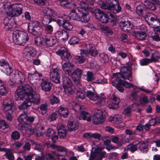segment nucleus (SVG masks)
Returning <instances> with one entry per match:
<instances>
[{"label":"nucleus","mask_w":160,"mask_h":160,"mask_svg":"<svg viewBox=\"0 0 160 160\" xmlns=\"http://www.w3.org/2000/svg\"><path fill=\"white\" fill-rule=\"evenodd\" d=\"M78 13H77L74 9L70 12L69 15L72 19L83 22H87L91 18L88 11L84 12L83 10H79Z\"/></svg>","instance_id":"nucleus-2"},{"label":"nucleus","mask_w":160,"mask_h":160,"mask_svg":"<svg viewBox=\"0 0 160 160\" xmlns=\"http://www.w3.org/2000/svg\"><path fill=\"white\" fill-rule=\"evenodd\" d=\"M120 25L122 30L125 32L129 33L135 32L134 29L136 27L134 26L129 21L122 20L120 22Z\"/></svg>","instance_id":"nucleus-18"},{"label":"nucleus","mask_w":160,"mask_h":160,"mask_svg":"<svg viewBox=\"0 0 160 160\" xmlns=\"http://www.w3.org/2000/svg\"><path fill=\"white\" fill-rule=\"evenodd\" d=\"M82 71L79 68L74 70L72 72V74L74 82L77 85H80V80L81 78V76L82 74Z\"/></svg>","instance_id":"nucleus-23"},{"label":"nucleus","mask_w":160,"mask_h":160,"mask_svg":"<svg viewBox=\"0 0 160 160\" xmlns=\"http://www.w3.org/2000/svg\"><path fill=\"white\" fill-rule=\"evenodd\" d=\"M139 143V142H133L127 146L125 149L126 150H129L131 152H133L137 150V146L138 145Z\"/></svg>","instance_id":"nucleus-33"},{"label":"nucleus","mask_w":160,"mask_h":160,"mask_svg":"<svg viewBox=\"0 0 160 160\" xmlns=\"http://www.w3.org/2000/svg\"><path fill=\"white\" fill-rule=\"evenodd\" d=\"M39 108L40 109L39 112L42 115H44L47 112L48 104L46 103L42 104L39 106Z\"/></svg>","instance_id":"nucleus-42"},{"label":"nucleus","mask_w":160,"mask_h":160,"mask_svg":"<svg viewBox=\"0 0 160 160\" xmlns=\"http://www.w3.org/2000/svg\"><path fill=\"white\" fill-rule=\"evenodd\" d=\"M36 78L34 73H28V78L31 84H33L35 82V81L37 80Z\"/></svg>","instance_id":"nucleus-53"},{"label":"nucleus","mask_w":160,"mask_h":160,"mask_svg":"<svg viewBox=\"0 0 160 160\" xmlns=\"http://www.w3.org/2000/svg\"><path fill=\"white\" fill-rule=\"evenodd\" d=\"M150 20L153 23H157V24H159L160 23V20L156 16L153 14L152 17H150Z\"/></svg>","instance_id":"nucleus-61"},{"label":"nucleus","mask_w":160,"mask_h":160,"mask_svg":"<svg viewBox=\"0 0 160 160\" xmlns=\"http://www.w3.org/2000/svg\"><path fill=\"white\" fill-rule=\"evenodd\" d=\"M12 38L13 41L17 44L23 45L28 41L29 37L26 32L16 31L12 33Z\"/></svg>","instance_id":"nucleus-3"},{"label":"nucleus","mask_w":160,"mask_h":160,"mask_svg":"<svg viewBox=\"0 0 160 160\" xmlns=\"http://www.w3.org/2000/svg\"><path fill=\"white\" fill-rule=\"evenodd\" d=\"M56 54L60 55L62 61H69L72 58L70 53L68 49L63 47L56 52Z\"/></svg>","instance_id":"nucleus-17"},{"label":"nucleus","mask_w":160,"mask_h":160,"mask_svg":"<svg viewBox=\"0 0 160 160\" xmlns=\"http://www.w3.org/2000/svg\"><path fill=\"white\" fill-rule=\"evenodd\" d=\"M68 106L70 109H72L76 112L80 110L81 106L78 104H76L74 102H70L68 104Z\"/></svg>","instance_id":"nucleus-40"},{"label":"nucleus","mask_w":160,"mask_h":160,"mask_svg":"<svg viewBox=\"0 0 160 160\" xmlns=\"http://www.w3.org/2000/svg\"><path fill=\"white\" fill-rule=\"evenodd\" d=\"M7 8V14L11 17H18L22 13L23 7L20 4H11Z\"/></svg>","instance_id":"nucleus-4"},{"label":"nucleus","mask_w":160,"mask_h":160,"mask_svg":"<svg viewBox=\"0 0 160 160\" xmlns=\"http://www.w3.org/2000/svg\"><path fill=\"white\" fill-rule=\"evenodd\" d=\"M46 21L42 20V23L45 27L46 30L48 31L49 32L51 33L53 31V28L52 25H49V24L53 20H49V21L47 22H46Z\"/></svg>","instance_id":"nucleus-38"},{"label":"nucleus","mask_w":160,"mask_h":160,"mask_svg":"<svg viewBox=\"0 0 160 160\" xmlns=\"http://www.w3.org/2000/svg\"><path fill=\"white\" fill-rule=\"evenodd\" d=\"M13 22L10 23L7 25H4V28L7 31H12L13 29Z\"/></svg>","instance_id":"nucleus-62"},{"label":"nucleus","mask_w":160,"mask_h":160,"mask_svg":"<svg viewBox=\"0 0 160 160\" xmlns=\"http://www.w3.org/2000/svg\"><path fill=\"white\" fill-rule=\"evenodd\" d=\"M87 77L86 80L88 82H90L94 80V77L92 72L90 71H88L86 73Z\"/></svg>","instance_id":"nucleus-54"},{"label":"nucleus","mask_w":160,"mask_h":160,"mask_svg":"<svg viewBox=\"0 0 160 160\" xmlns=\"http://www.w3.org/2000/svg\"><path fill=\"white\" fill-rule=\"evenodd\" d=\"M63 87L68 94H71L74 92V87L71 80L67 76H63L62 78Z\"/></svg>","instance_id":"nucleus-11"},{"label":"nucleus","mask_w":160,"mask_h":160,"mask_svg":"<svg viewBox=\"0 0 160 160\" xmlns=\"http://www.w3.org/2000/svg\"><path fill=\"white\" fill-rule=\"evenodd\" d=\"M106 153L105 152H100L98 153V155L97 157H96L95 160H102L103 158L105 157Z\"/></svg>","instance_id":"nucleus-60"},{"label":"nucleus","mask_w":160,"mask_h":160,"mask_svg":"<svg viewBox=\"0 0 160 160\" xmlns=\"http://www.w3.org/2000/svg\"><path fill=\"white\" fill-rule=\"evenodd\" d=\"M42 42L45 43L48 46L52 47L57 42L56 37L52 36L50 34H46L45 38H43Z\"/></svg>","instance_id":"nucleus-20"},{"label":"nucleus","mask_w":160,"mask_h":160,"mask_svg":"<svg viewBox=\"0 0 160 160\" xmlns=\"http://www.w3.org/2000/svg\"><path fill=\"white\" fill-rule=\"evenodd\" d=\"M145 28V27L143 25L136 27L134 29L135 32H132L136 38L140 40H144L145 39L147 35L145 32L142 31Z\"/></svg>","instance_id":"nucleus-14"},{"label":"nucleus","mask_w":160,"mask_h":160,"mask_svg":"<svg viewBox=\"0 0 160 160\" xmlns=\"http://www.w3.org/2000/svg\"><path fill=\"white\" fill-rule=\"evenodd\" d=\"M101 3L100 7L103 9L110 10L114 13H118L121 11V7L118 0H110L109 3H105L104 2Z\"/></svg>","instance_id":"nucleus-6"},{"label":"nucleus","mask_w":160,"mask_h":160,"mask_svg":"<svg viewBox=\"0 0 160 160\" xmlns=\"http://www.w3.org/2000/svg\"><path fill=\"white\" fill-rule=\"evenodd\" d=\"M140 64L141 66H145L149 63L152 62L151 59L149 58H145L140 60Z\"/></svg>","instance_id":"nucleus-55"},{"label":"nucleus","mask_w":160,"mask_h":160,"mask_svg":"<svg viewBox=\"0 0 160 160\" xmlns=\"http://www.w3.org/2000/svg\"><path fill=\"white\" fill-rule=\"evenodd\" d=\"M75 58L77 62L79 64L84 63L86 60V58L85 56L80 53L79 55L76 56Z\"/></svg>","instance_id":"nucleus-44"},{"label":"nucleus","mask_w":160,"mask_h":160,"mask_svg":"<svg viewBox=\"0 0 160 160\" xmlns=\"http://www.w3.org/2000/svg\"><path fill=\"white\" fill-rule=\"evenodd\" d=\"M58 112L61 116L63 118H66L68 115V109L63 105H61L58 107Z\"/></svg>","instance_id":"nucleus-30"},{"label":"nucleus","mask_w":160,"mask_h":160,"mask_svg":"<svg viewBox=\"0 0 160 160\" xmlns=\"http://www.w3.org/2000/svg\"><path fill=\"white\" fill-rule=\"evenodd\" d=\"M60 4L64 8L67 9H74L77 8L76 4L73 2H69L66 0H59Z\"/></svg>","instance_id":"nucleus-24"},{"label":"nucleus","mask_w":160,"mask_h":160,"mask_svg":"<svg viewBox=\"0 0 160 160\" xmlns=\"http://www.w3.org/2000/svg\"><path fill=\"white\" fill-rule=\"evenodd\" d=\"M105 120L103 115L102 112L98 110V112H95L94 116L92 120L93 123L95 124H98L103 123Z\"/></svg>","instance_id":"nucleus-21"},{"label":"nucleus","mask_w":160,"mask_h":160,"mask_svg":"<svg viewBox=\"0 0 160 160\" xmlns=\"http://www.w3.org/2000/svg\"><path fill=\"white\" fill-rule=\"evenodd\" d=\"M79 4L80 6V7H78L76 4L77 8H74L75 9H77L78 12H79V10L80 11L82 10H83L84 12L90 11L91 12H94V10L92 8L89 7L88 5L85 2L81 1Z\"/></svg>","instance_id":"nucleus-26"},{"label":"nucleus","mask_w":160,"mask_h":160,"mask_svg":"<svg viewBox=\"0 0 160 160\" xmlns=\"http://www.w3.org/2000/svg\"><path fill=\"white\" fill-rule=\"evenodd\" d=\"M74 65L69 61H67L62 65V69L66 74L69 76L72 74L71 69L73 68Z\"/></svg>","instance_id":"nucleus-25"},{"label":"nucleus","mask_w":160,"mask_h":160,"mask_svg":"<svg viewBox=\"0 0 160 160\" xmlns=\"http://www.w3.org/2000/svg\"><path fill=\"white\" fill-rule=\"evenodd\" d=\"M8 90L3 81L0 80V96H4L7 93Z\"/></svg>","instance_id":"nucleus-34"},{"label":"nucleus","mask_w":160,"mask_h":160,"mask_svg":"<svg viewBox=\"0 0 160 160\" xmlns=\"http://www.w3.org/2000/svg\"><path fill=\"white\" fill-rule=\"evenodd\" d=\"M87 96L90 100L92 101H96V104L101 106L104 105L105 98L104 97H99L95 92L93 91L88 90L87 91Z\"/></svg>","instance_id":"nucleus-9"},{"label":"nucleus","mask_w":160,"mask_h":160,"mask_svg":"<svg viewBox=\"0 0 160 160\" xmlns=\"http://www.w3.org/2000/svg\"><path fill=\"white\" fill-rule=\"evenodd\" d=\"M28 32L37 36L41 35L42 29L40 27L39 22L37 21H32L28 25Z\"/></svg>","instance_id":"nucleus-7"},{"label":"nucleus","mask_w":160,"mask_h":160,"mask_svg":"<svg viewBox=\"0 0 160 160\" xmlns=\"http://www.w3.org/2000/svg\"><path fill=\"white\" fill-rule=\"evenodd\" d=\"M2 71L7 75H9L10 77H11V75L13 71L12 70L11 67L9 65L8 63L5 67L2 68Z\"/></svg>","instance_id":"nucleus-43"},{"label":"nucleus","mask_w":160,"mask_h":160,"mask_svg":"<svg viewBox=\"0 0 160 160\" xmlns=\"http://www.w3.org/2000/svg\"><path fill=\"white\" fill-rule=\"evenodd\" d=\"M49 75L52 81L56 83L60 82V72L58 68H52L50 72Z\"/></svg>","instance_id":"nucleus-19"},{"label":"nucleus","mask_w":160,"mask_h":160,"mask_svg":"<svg viewBox=\"0 0 160 160\" xmlns=\"http://www.w3.org/2000/svg\"><path fill=\"white\" fill-rule=\"evenodd\" d=\"M122 119L121 116L118 115H115L112 118V119L110 120L111 122L113 123H120L122 127H123L125 126V124L123 123H121Z\"/></svg>","instance_id":"nucleus-36"},{"label":"nucleus","mask_w":160,"mask_h":160,"mask_svg":"<svg viewBox=\"0 0 160 160\" xmlns=\"http://www.w3.org/2000/svg\"><path fill=\"white\" fill-rule=\"evenodd\" d=\"M25 49L29 55L32 57H35L37 54L36 50L32 46H28Z\"/></svg>","instance_id":"nucleus-35"},{"label":"nucleus","mask_w":160,"mask_h":160,"mask_svg":"<svg viewBox=\"0 0 160 160\" xmlns=\"http://www.w3.org/2000/svg\"><path fill=\"white\" fill-rule=\"evenodd\" d=\"M56 35L58 37L61 38L63 40H67L69 37V35L67 32L62 29H59L56 33Z\"/></svg>","instance_id":"nucleus-29"},{"label":"nucleus","mask_w":160,"mask_h":160,"mask_svg":"<svg viewBox=\"0 0 160 160\" xmlns=\"http://www.w3.org/2000/svg\"><path fill=\"white\" fill-rule=\"evenodd\" d=\"M58 135L61 138H64L66 136L67 131L66 127L62 124H60L57 129Z\"/></svg>","instance_id":"nucleus-31"},{"label":"nucleus","mask_w":160,"mask_h":160,"mask_svg":"<svg viewBox=\"0 0 160 160\" xmlns=\"http://www.w3.org/2000/svg\"><path fill=\"white\" fill-rule=\"evenodd\" d=\"M111 140L112 142L116 143L119 146H122L123 143V140L119 139L118 137L116 136H113L111 138Z\"/></svg>","instance_id":"nucleus-45"},{"label":"nucleus","mask_w":160,"mask_h":160,"mask_svg":"<svg viewBox=\"0 0 160 160\" xmlns=\"http://www.w3.org/2000/svg\"><path fill=\"white\" fill-rule=\"evenodd\" d=\"M123 81H121L120 82H118L122 83L123 86L126 88H130L133 87V85L132 84L129 83L126 81L122 82Z\"/></svg>","instance_id":"nucleus-59"},{"label":"nucleus","mask_w":160,"mask_h":160,"mask_svg":"<svg viewBox=\"0 0 160 160\" xmlns=\"http://www.w3.org/2000/svg\"><path fill=\"white\" fill-rule=\"evenodd\" d=\"M160 58V53L158 52H155L152 53L151 56V58L152 62H156L158 59Z\"/></svg>","instance_id":"nucleus-48"},{"label":"nucleus","mask_w":160,"mask_h":160,"mask_svg":"<svg viewBox=\"0 0 160 160\" xmlns=\"http://www.w3.org/2000/svg\"><path fill=\"white\" fill-rule=\"evenodd\" d=\"M58 117V114L55 112L51 113L48 117V119L50 121L55 120Z\"/></svg>","instance_id":"nucleus-58"},{"label":"nucleus","mask_w":160,"mask_h":160,"mask_svg":"<svg viewBox=\"0 0 160 160\" xmlns=\"http://www.w3.org/2000/svg\"><path fill=\"white\" fill-rule=\"evenodd\" d=\"M44 13V16L42 20L47 21L46 22L49 20H53L54 21L56 22V20L53 18H55L58 16V13L54 10L46 7L43 10Z\"/></svg>","instance_id":"nucleus-10"},{"label":"nucleus","mask_w":160,"mask_h":160,"mask_svg":"<svg viewBox=\"0 0 160 160\" xmlns=\"http://www.w3.org/2000/svg\"><path fill=\"white\" fill-rule=\"evenodd\" d=\"M25 80V78L24 74L17 70L13 71L11 75V77H10V80L12 82L17 84L22 83Z\"/></svg>","instance_id":"nucleus-8"},{"label":"nucleus","mask_w":160,"mask_h":160,"mask_svg":"<svg viewBox=\"0 0 160 160\" xmlns=\"http://www.w3.org/2000/svg\"><path fill=\"white\" fill-rule=\"evenodd\" d=\"M61 18V19H58L56 22L60 26H62L64 29L66 30L71 31L73 28V26L67 19L68 16Z\"/></svg>","instance_id":"nucleus-16"},{"label":"nucleus","mask_w":160,"mask_h":160,"mask_svg":"<svg viewBox=\"0 0 160 160\" xmlns=\"http://www.w3.org/2000/svg\"><path fill=\"white\" fill-rule=\"evenodd\" d=\"M140 150L143 153H146L148 150L147 144L145 142H142L139 147Z\"/></svg>","instance_id":"nucleus-46"},{"label":"nucleus","mask_w":160,"mask_h":160,"mask_svg":"<svg viewBox=\"0 0 160 160\" xmlns=\"http://www.w3.org/2000/svg\"><path fill=\"white\" fill-rule=\"evenodd\" d=\"M68 130L71 131H74L78 129V124L77 122L74 123L73 122L70 121L68 123Z\"/></svg>","instance_id":"nucleus-37"},{"label":"nucleus","mask_w":160,"mask_h":160,"mask_svg":"<svg viewBox=\"0 0 160 160\" xmlns=\"http://www.w3.org/2000/svg\"><path fill=\"white\" fill-rule=\"evenodd\" d=\"M76 98L78 101L82 99L85 98L84 92L83 90H78L77 92Z\"/></svg>","instance_id":"nucleus-49"},{"label":"nucleus","mask_w":160,"mask_h":160,"mask_svg":"<svg viewBox=\"0 0 160 160\" xmlns=\"http://www.w3.org/2000/svg\"><path fill=\"white\" fill-rule=\"evenodd\" d=\"M2 105L3 110L5 113H13L15 108L14 104L10 99H5Z\"/></svg>","instance_id":"nucleus-12"},{"label":"nucleus","mask_w":160,"mask_h":160,"mask_svg":"<svg viewBox=\"0 0 160 160\" xmlns=\"http://www.w3.org/2000/svg\"><path fill=\"white\" fill-rule=\"evenodd\" d=\"M52 84L48 80H43L41 83V86L42 90L46 92H50L51 89Z\"/></svg>","instance_id":"nucleus-28"},{"label":"nucleus","mask_w":160,"mask_h":160,"mask_svg":"<svg viewBox=\"0 0 160 160\" xmlns=\"http://www.w3.org/2000/svg\"><path fill=\"white\" fill-rule=\"evenodd\" d=\"M98 56L102 58L104 62H106L109 61V57L108 56L104 53L99 52L98 53Z\"/></svg>","instance_id":"nucleus-57"},{"label":"nucleus","mask_w":160,"mask_h":160,"mask_svg":"<svg viewBox=\"0 0 160 160\" xmlns=\"http://www.w3.org/2000/svg\"><path fill=\"white\" fill-rule=\"evenodd\" d=\"M94 12L97 19L102 23H107L108 22L109 17L103 11L99 9H95Z\"/></svg>","instance_id":"nucleus-15"},{"label":"nucleus","mask_w":160,"mask_h":160,"mask_svg":"<svg viewBox=\"0 0 160 160\" xmlns=\"http://www.w3.org/2000/svg\"><path fill=\"white\" fill-rule=\"evenodd\" d=\"M98 53L95 48L90 49V54L92 56L95 57L98 55Z\"/></svg>","instance_id":"nucleus-64"},{"label":"nucleus","mask_w":160,"mask_h":160,"mask_svg":"<svg viewBox=\"0 0 160 160\" xmlns=\"http://www.w3.org/2000/svg\"><path fill=\"white\" fill-rule=\"evenodd\" d=\"M56 133L55 131L51 128H49L47 130L46 135L51 137Z\"/></svg>","instance_id":"nucleus-63"},{"label":"nucleus","mask_w":160,"mask_h":160,"mask_svg":"<svg viewBox=\"0 0 160 160\" xmlns=\"http://www.w3.org/2000/svg\"><path fill=\"white\" fill-rule=\"evenodd\" d=\"M116 81L120 82L126 79L130 80L132 78V72L129 67H123L120 69V72L115 75Z\"/></svg>","instance_id":"nucleus-5"},{"label":"nucleus","mask_w":160,"mask_h":160,"mask_svg":"<svg viewBox=\"0 0 160 160\" xmlns=\"http://www.w3.org/2000/svg\"><path fill=\"white\" fill-rule=\"evenodd\" d=\"M83 109L81 106V109L77 111L78 112L77 114V118L80 120H86L88 122H90L91 120L90 114L88 112L83 110Z\"/></svg>","instance_id":"nucleus-22"},{"label":"nucleus","mask_w":160,"mask_h":160,"mask_svg":"<svg viewBox=\"0 0 160 160\" xmlns=\"http://www.w3.org/2000/svg\"><path fill=\"white\" fill-rule=\"evenodd\" d=\"M48 147L58 152L64 153V154H57L54 152H52V153L57 157H65L67 155L68 150L63 146L57 145L53 144H48Z\"/></svg>","instance_id":"nucleus-13"},{"label":"nucleus","mask_w":160,"mask_h":160,"mask_svg":"<svg viewBox=\"0 0 160 160\" xmlns=\"http://www.w3.org/2000/svg\"><path fill=\"white\" fill-rule=\"evenodd\" d=\"M60 101L59 99L57 97L54 96H51L50 102L52 105L58 103Z\"/></svg>","instance_id":"nucleus-52"},{"label":"nucleus","mask_w":160,"mask_h":160,"mask_svg":"<svg viewBox=\"0 0 160 160\" xmlns=\"http://www.w3.org/2000/svg\"><path fill=\"white\" fill-rule=\"evenodd\" d=\"M4 152H5V154L4 155V156H5L7 159L9 160H14V157L11 152V149L5 148Z\"/></svg>","instance_id":"nucleus-39"},{"label":"nucleus","mask_w":160,"mask_h":160,"mask_svg":"<svg viewBox=\"0 0 160 160\" xmlns=\"http://www.w3.org/2000/svg\"><path fill=\"white\" fill-rule=\"evenodd\" d=\"M80 42V39L77 37H73L71 38L68 43L71 45L78 44Z\"/></svg>","instance_id":"nucleus-50"},{"label":"nucleus","mask_w":160,"mask_h":160,"mask_svg":"<svg viewBox=\"0 0 160 160\" xmlns=\"http://www.w3.org/2000/svg\"><path fill=\"white\" fill-rule=\"evenodd\" d=\"M20 136L19 132L17 131H13L11 135V137L13 140H16L19 139Z\"/></svg>","instance_id":"nucleus-51"},{"label":"nucleus","mask_w":160,"mask_h":160,"mask_svg":"<svg viewBox=\"0 0 160 160\" xmlns=\"http://www.w3.org/2000/svg\"><path fill=\"white\" fill-rule=\"evenodd\" d=\"M146 3L144 4L145 6V8L146 10L150 9L152 10H154L156 9L155 2H153L148 1L146 2Z\"/></svg>","instance_id":"nucleus-41"},{"label":"nucleus","mask_w":160,"mask_h":160,"mask_svg":"<svg viewBox=\"0 0 160 160\" xmlns=\"http://www.w3.org/2000/svg\"><path fill=\"white\" fill-rule=\"evenodd\" d=\"M120 99L114 95H112V102L108 105L109 108L115 109L119 107V104L120 102Z\"/></svg>","instance_id":"nucleus-27"},{"label":"nucleus","mask_w":160,"mask_h":160,"mask_svg":"<svg viewBox=\"0 0 160 160\" xmlns=\"http://www.w3.org/2000/svg\"><path fill=\"white\" fill-rule=\"evenodd\" d=\"M136 12L139 15L143 16L147 12L145 5L141 4L138 6L136 8Z\"/></svg>","instance_id":"nucleus-32"},{"label":"nucleus","mask_w":160,"mask_h":160,"mask_svg":"<svg viewBox=\"0 0 160 160\" xmlns=\"http://www.w3.org/2000/svg\"><path fill=\"white\" fill-rule=\"evenodd\" d=\"M16 93L20 100L25 99L22 103L18 106L19 109H26L31 106L32 103L35 105L40 103L39 94L36 93L32 87L28 85L19 86L17 89Z\"/></svg>","instance_id":"nucleus-1"},{"label":"nucleus","mask_w":160,"mask_h":160,"mask_svg":"<svg viewBox=\"0 0 160 160\" xmlns=\"http://www.w3.org/2000/svg\"><path fill=\"white\" fill-rule=\"evenodd\" d=\"M28 115L24 112L21 114L18 118V119L19 122L22 123L27 122Z\"/></svg>","instance_id":"nucleus-47"},{"label":"nucleus","mask_w":160,"mask_h":160,"mask_svg":"<svg viewBox=\"0 0 160 160\" xmlns=\"http://www.w3.org/2000/svg\"><path fill=\"white\" fill-rule=\"evenodd\" d=\"M101 29L102 31L106 34H111L112 32V30L110 28L107 26H102Z\"/></svg>","instance_id":"nucleus-56"}]
</instances>
